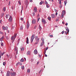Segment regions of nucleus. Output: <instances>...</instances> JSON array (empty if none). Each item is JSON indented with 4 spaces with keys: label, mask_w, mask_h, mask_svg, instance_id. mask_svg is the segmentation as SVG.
Segmentation results:
<instances>
[{
    "label": "nucleus",
    "mask_w": 76,
    "mask_h": 76,
    "mask_svg": "<svg viewBox=\"0 0 76 76\" xmlns=\"http://www.w3.org/2000/svg\"><path fill=\"white\" fill-rule=\"evenodd\" d=\"M35 36L34 34H33L32 36H31V42H32L33 41V39L34 38V36Z\"/></svg>",
    "instance_id": "nucleus-1"
},
{
    "label": "nucleus",
    "mask_w": 76,
    "mask_h": 76,
    "mask_svg": "<svg viewBox=\"0 0 76 76\" xmlns=\"http://www.w3.org/2000/svg\"><path fill=\"white\" fill-rule=\"evenodd\" d=\"M8 21L10 22H12V16L11 15H10V18L8 20Z\"/></svg>",
    "instance_id": "nucleus-2"
},
{
    "label": "nucleus",
    "mask_w": 76,
    "mask_h": 76,
    "mask_svg": "<svg viewBox=\"0 0 76 76\" xmlns=\"http://www.w3.org/2000/svg\"><path fill=\"white\" fill-rule=\"evenodd\" d=\"M15 38L14 37V36H12L11 37V40H12V43L13 42L15 41Z\"/></svg>",
    "instance_id": "nucleus-3"
},
{
    "label": "nucleus",
    "mask_w": 76,
    "mask_h": 76,
    "mask_svg": "<svg viewBox=\"0 0 76 76\" xmlns=\"http://www.w3.org/2000/svg\"><path fill=\"white\" fill-rule=\"evenodd\" d=\"M11 76H15L16 75V72H11L10 73Z\"/></svg>",
    "instance_id": "nucleus-4"
},
{
    "label": "nucleus",
    "mask_w": 76,
    "mask_h": 76,
    "mask_svg": "<svg viewBox=\"0 0 76 76\" xmlns=\"http://www.w3.org/2000/svg\"><path fill=\"white\" fill-rule=\"evenodd\" d=\"M29 26H30V24H29V22L28 21V22H27V24H26V27H27V29H28V28H29Z\"/></svg>",
    "instance_id": "nucleus-5"
},
{
    "label": "nucleus",
    "mask_w": 76,
    "mask_h": 76,
    "mask_svg": "<svg viewBox=\"0 0 76 76\" xmlns=\"http://www.w3.org/2000/svg\"><path fill=\"white\" fill-rule=\"evenodd\" d=\"M42 22L43 23V24H45L46 22H45V20L44 19H42Z\"/></svg>",
    "instance_id": "nucleus-6"
},
{
    "label": "nucleus",
    "mask_w": 76,
    "mask_h": 76,
    "mask_svg": "<svg viewBox=\"0 0 76 76\" xmlns=\"http://www.w3.org/2000/svg\"><path fill=\"white\" fill-rule=\"evenodd\" d=\"M36 20L34 19L32 20V23L34 24H36Z\"/></svg>",
    "instance_id": "nucleus-7"
},
{
    "label": "nucleus",
    "mask_w": 76,
    "mask_h": 76,
    "mask_svg": "<svg viewBox=\"0 0 76 76\" xmlns=\"http://www.w3.org/2000/svg\"><path fill=\"white\" fill-rule=\"evenodd\" d=\"M6 76H10V72L9 71H8L6 75Z\"/></svg>",
    "instance_id": "nucleus-8"
},
{
    "label": "nucleus",
    "mask_w": 76,
    "mask_h": 76,
    "mask_svg": "<svg viewBox=\"0 0 76 76\" xmlns=\"http://www.w3.org/2000/svg\"><path fill=\"white\" fill-rule=\"evenodd\" d=\"M10 17V15L9 14H7L6 15V18L8 19V18Z\"/></svg>",
    "instance_id": "nucleus-9"
},
{
    "label": "nucleus",
    "mask_w": 76,
    "mask_h": 76,
    "mask_svg": "<svg viewBox=\"0 0 76 76\" xmlns=\"http://www.w3.org/2000/svg\"><path fill=\"white\" fill-rule=\"evenodd\" d=\"M51 18H55V15L54 14H52L51 15Z\"/></svg>",
    "instance_id": "nucleus-10"
},
{
    "label": "nucleus",
    "mask_w": 76,
    "mask_h": 76,
    "mask_svg": "<svg viewBox=\"0 0 76 76\" xmlns=\"http://www.w3.org/2000/svg\"><path fill=\"white\" fill-rule=\"evenodd\" d=\"M34 12H37V8L35 7L34 8Z\"/></svg>",
    "instance_id": "nucleus-11"
},
{
    "label": "nucleus",
    "mask_w": 76,
    "mask_h": 76,
    "mask_svg": "<svg viewBox=\"0 0 76 76\" xmlns=\"http://www.w3.org/2000/svg\"><path fill=\"white\" fill-rule=\"evenodd\" d=\"M34 53L35 54H37V50H35L34 51Z\"/></svg>",
    "instance_id": "nucleus-12"
},
{
    "label": "nucleus",
    "mask_w": 76,
    "mask_h": 76,
    "mask_svg": "<svg viewBox=\"0 0 76 76\" xmlns=\"http://www.w3.org/2000/svg\"><path fill=\"white\" fill-rule=\"evenodd\" d=\"M15 51H16V52H17V54H18V53H18V50H17V48L16 47L15 48Z\"/></svg>",
    "instance_id": "nucleus-13"
},
{
    "label": "nucleus",
    "mask_w": 76,
    "mask_h": 76,
    "mask_svg": "<svg viewBox=\"0 0 76 76\" xmlns=\"http://www.w3.org/2000/svg\"><path fill=\"white\" fill-rule=\"evenodd\" d=\"M26 43L27 44L29 43L28 39V37L26 38Z\"/></svg>",
    "instance_id": "nucleus-14"
},
{
    "label": "nucleus",
    "mask_w": 76,
    "mask_h": 76,
    "mask_svg": "<svg viewBox=\"0 0 76 76\" xmlns=\"http://www.w3.org/2000/svg\"><path fill=\"white\" fill-rule=\"evenodd\" d=\"M27 55H30V52L29 51H28L27 53Z\"/></svg>",
    "instance_id": "nucleus-15"
},
{
    "label": "nucleus",
    "mask_w": 76,
    "mask_h": 76,
    "mask_svg": "<svg viewBox=\"0 0 76 76\" xmlns=\"http://www.w3.org/2000/svg\"><path fill=\"white\" fill-rule=\"evenodd\" d=\"M24 61V60L23 59V58H22L20 60V62H23Z\"/></svg>",
    "instance_id": "nucleus-16"
},
{
    "label": "nucleus",
    "mask_w": 76,
    "mask_h": 76,
    "mask_svg": "<svg viewBox=\"0 0 76 76\" xmlns=\"http://www.w3.org/2000/svg\"><path fill=\"white\" fill-rule=\"evenodd\" d=\"M44 44V42H42L41 43V45H40V46L42 47V45H43V44Z\"/></svg>",
    "instance_id": "nucleus-17"
},
{
    "label": "nucleus",
    "mask_w": 76,
    "mask_h": 76,
    "mask_svg": "<svg viewBox=\"0 0 76 76\" xmlns=\"http://www.w3.org/2000/svg\"><path fill=\"white\" fill-rule=\"evenodd\" d=\"M4 38V36H3L1 38H0V40L1 41H2V39H3Z\"/></svg>",
    "instance_id": "nucleus-18"
},
{
    "label": "nucleus",
    "mask_w": 76,
    "mask_h": 76,
    "mask_svg": "<svg viewBox=\"0 0 76 76\" xmlns=\"http://www.w3.org/2000/svg\"><path fill=\"white\" fill-rule=\"evenodd\" d=\"M23 25H22L20 27V30H23Z\"/></svg>",
    "instance_id": "nucleus-19"
},
{
    "label": "nucleus",
    "mask_w": 76,
    "mask_h": 76,
    "mask_svg": "<svg viewBox=\"0 0 76 76\" xmlns=\"http://www.w3.org/2000/svg\"><path fill=\"white\" fill-rule=\"evenodd\" d=\"M62 14L64 15L65 14V11L64 10H63L62 12Z\"/></svg>",
    "instance_id": "nucleus-20"
},
{
    "label": "nucleus",
    "mask_w": 76,
    "mask_h": 76,
    "mask_svg": "<svg viewBox=\"0 0 76 76\" xmlns=\"http://www.w3.org/2000/svg\"><path fill=\"white\" fill-rule=\"evenodd\" d=\"M28 3V1L27 0H26L25 1V4H27Z\"/></svg>",
    "instance_id": "nucleus-21"
},
{
    "label": "nucleus",
    "mask_w": 76,
    "mask_h": 76,
    "mask_svg": "<svg viewBox=\"0 0 76 76\" xmlns=\"http://www.w3.org/2000/svg\"><path fill=\"white\" fill-rule=\"evenodd\" d=\"M21 51H24V48H20Z\"/></svg>",
    "instance_id": "nucleus-22"
},
{
    "label": "nucleus",
    "mask_w": 76,
    "mask_h": 76,
    "mask_svg": "<svg viewBox=\"0 0 76 76\" xmlns=\"http://www.w3.org/2000/svg\"><path fill=\"white\" fill-rule=\"evenodd\" d=\"M64 14H61V18H63L64 17Z\"/></svg>",
    "instance_id": "nucleus-23"
},
{
    "label": "nucleus",
    "mask_w": 76,
    "mask_h": 76,
    "mask_svg": "<svg viewBox=\"0 0 76 76\" xmlns=\"http://www.w3.org/2000/svg\"><path fill=\"white\" fill-rule=\"evenodd\" d=\"M51 17H48V19L50 21V20H51Z\"/></svg>",
    "instance_id": "nucleus-24"
},
{
    "label": "nucleus",
    "mask_w": 76,
    "mask_h": 76,
    "mask_svg": "<svg viewBox=\"0 0 76 76\" xmlns=\"http://www.w3.org/2000/svg\"><path fill=\"white\" fill-rule=\"evenodd\" d=\"M28 73H29L30 72V69H28L27 71Z\"/></svg>",
    "instance_id": "nucleus-25"
},
{
    "label": "nucleus",
    "mask_w": 76,
    "mask_h": 76,
    "mask_svg": "<svg viewBox=\"0 0 76 76\" xmlns=\"http://www.w3.org/2000/svg\"><path fill=\"white\" fill-rule=\"evenodd\" d=\"M8 27H5V30H8Z\"/></svg>",
    "instance_id": "nucleus-26"
},
{
    "label": "nucleus",
    "mask_w": 76,
    "mask_h": 76,
    "mask_svg": "<svg viewBox=\"0 0 76 76\" xmlns=\"http://www.w3.org/2000/svg\"><path fill=\"white\" fill-rule=\"evenodd\" d=\"M39 28L40 30H41L42 29V28L40 26V25H39Z\"/></svg>",
    "instance_id": "nucleus-27"
},
{
    "label": "nucleus",
    "mask_w": 76,
    "mask_h": 76,
    "mask_svg": "<svg viewBox=\"0 0 76 76\" xmlns=\"http://www.w3.org/2000/svg\"><path fill=\"white\" fill-rule=\"evenodd\" d=\"M4 15V13H3L1 14V17H3Z\"/></svg>",
    "instance_id": "nucleus-28"
},
{
    "label": "nucleus",
    "mask_w": 76,
    "mask_h": 76,
    "mask_svg": "<svg viewBox=\"0 0 76 76\" xmlns=\"http://www.w3.org/2000/svg\"><path fill=\"white\" fill-rule=\"evenodd\" d=\"M41 39H42V42H44V39L43 38H42Z\"/></svg>",
    "instance_id": "nucleus-29"
},
{
    "label": "nucleus",
    "mask_w": 76,
    "mask_h": 76,
    "mask_svg": "<svg viewBox=\"0 0 76 76\" xmlns=\"http://www.w3.org/2000/svg\"><path fill=\"white\" fill-rule=\"evenodd\" d=\"M5 27H4V26H2V29L3 30H5Z\"/></svg>",
    "instance_id": "nucleus-30"
},
{
    "label": "nucleus",
    "mask_w": 76,
    "mask_h": 76,
    "mask_svg": "<svg viewBox=\"0 0 76 76\" xmlns=\"http://www.w3.org/2000/svg\"><path fill=\"white\" fill-rule=\"evenodd\" d=\"M16 36H17V34H15L14 35V37L15 38V37H16Z\"/></svg>",
    "instance_id": "nucleus-31"
},
{
    "label": "nucleus",
    "mask_w": 76,
    "mask_h": 76,
    "mask_svg": "<svg viewBox=\"0 0 76 76\" xmlns=\"http://www.w3.org/2000/svg\"><path fill=\"white\" fill-rule=\"evenodd\" d=\"M54 10L55 12H57L58 11V10H56L55 8H54Z\"/></svg>",
    "instance_id": "nucleus-32"
},
{
    "label": "nucleus",
    "mask_w": 76,
    "mask_h": 76,
    "mask_svg": "<svg viewBox=\"0 0 76 76\" xmlns=\"http://www.w3.org/2000/svg\"><path fill=\"white\" fill-rule=\"evenodd\" d=\"M66 31H67V33H69V29H68V28H66Z\"/></svg>",
    "instance_id": "nucleus-33"
},
{
    "label": "nucleus",
    "mask_w": 76,
    "mask_h": 76,
    "mask_svg": "<svg viewBox=\"0 0 76 76\" xmlns=\"http://www.w3.org/2000/svg\"><path fill=\"white\" fill-rule=\"evenodd\" d=\"M39 39V38H38L36 40V42H38Z\"/></svg>",
    "instance_id": "nucleus-34"
},
{
    "label": "nucleus",
    "mask_w": 76,
    "mask_h": 76,
    "mask_svg": "<svg viewBox=\"0 0 76 76\" xmlns=\"http://www.w3.org/2000/svg\"><path fill=\"white\" fill-rule=\"evenodd\" d=\"M3 10L4 12H5L6 11V7H4L3 8Z\"/></svg>",
    "instance_id": "nucleus-35"
},
{
    "label": "nucleus",
    "mask_w": 76,
    "mask_h": 76,
    "mask_svg": "<svg viewBox=\"0 0 76 76\" xmlns=\"http://www.w3.org/2000/svg\"><path fill=\"white\" fill-rule=\"evenodd\" d=\"M5 53V52H3V53H2L1 54V56H3L4 54Z\"/></svg>",
    "instance_id": "nucleus-36"
},
{
    "label": "nucleus",
    "mask_w": 76,
    "mask_h": 76,
    "mask_svg": "<svg viewBox=\"0 0 76 76\" xmlns=\"http://www.w3.org/2000/svg\"><path fill=\"white\" fill-rule=\"evenodd\" d=\"M6 64V63L5 62H3V65L4 66H5V64Z\"/></svg>",
    "instance_id": "nucleus-37"
},
{
    "label": "nucleus",
    "mask_w": 76,
    "mask_h": 76,
    "mask_svg": "<svg viewBox=\"0 0 76 76\" xmlns=\"http://www.w3.org/2000/svg\"><path fill=\"white\" fill-rule=\"evenodd\" d=\"M64 5L65 6H66V1H64Z\"/></svg>",
    "instance_id": "nucleus-38"
},
{
    "label": "nucleus",
    "mask_w": 76,
    "mask_h": 76,
    "mask_svg": "<svg viewBox=\"0 0 76 76\" xmlns=\"http://www.w3.org/2000/svg\"><path fill=\"white\" fill-rule=\"evenodd\" d=\"M59 4H61V0H60L59 2Z\"/></svg>",
    "instance_id": "nucleus-39"
},
{
    "label": "nucleus",
    "mask_w": 76,
    "mask_h": 76,
    "mask_svg": "<svg viewBox=\"0 0 76 76\" xmlns=\"http://www.w3.org/2000/svg\"><path fill=\"white\" fill-rule=\"evenodd\" d=\"M21 69H24V66H22L21 67Z\"/></svg>",
    "instance_id": "nucleus-40"
},
{
    "label": "nucleus",
    "mask_w": 76,
    "mask_h": 76,
    "mask_svg": "<svg viewBox=\"0 0 76 76\" xmlns=\"http://www.w3.org/2000/svg\"><path fill=\"white\" fill-rule=\"evenodd\" d=\"M45 2L46 5H47L48 4V3L47 1H45Z\"/></svg>",
    "instance_id": "nucleus-41"
},
{
    "label": "nucleus",
    "mask_w": 76,
    "mask_h": 76,
    "mask_svg": "<svg viewBox=\"0 0 76 76\" xmlns=\"http://www.w3.org/2000/svg\"><path fill=\"white\" fill-rule=\"evenodd\" d=\"M39 19H40V18H38L37 20V22H38L39 21Z\"/></svg>",
    "instance_id": "nucleus-42"
},
{
    "label": "nucleus",
    "mask_w": 76,
    "mask_h": 76,
    "mask_svg": "<svg viewBox=\"0 0 76 76\" xmlns=\"http://www.w3.org/2000/svg\"><path fill=\"white\" fill-rule=\"evenodd\" d=\"M59 7L61 8L62 7V5H60L59 6Z\"/></svg>",
    "instance_id": "nucleus-43"
},
{
    "label": "nucleus",
    "mask_w": 76,
    "mask_h": 76,
    "mask_svg": "<svg viewBox=\"0 0 76 76\" xmlns=\"http://www.w3.org/2000/svg\"><path fill=\"white\" fill-rule=\"evenodd\" d=\"M23 6H22V10L21 11V13H22V11L23 10Z\"/></svg>",
    "instance_id": "nucleus-44"
},
{
    "label": "nucleus",
    "mask_w": 76,
    "mask_h": 76,
    "mask_svg": "<svg viewBox=\"0 0 76 76\" xmlns=\"http://www.w3.org/2000/svg\"><path fill=\"white\" fill-rule=\"evenodd\" d=\"M1 46H4L3 43L2 42L1 44Z\"/></svg>",
    "instance_id": "nucleus-45"
},
{
    "label": "nucleus",
    "mask_w": 76,
    "mask_h": 76,
    "mask_svg": "<svg viewBox=\"0 0 76 76\" xmlns=\"http://www.w3.org/2000/svg\"><path fill=\"white\" fill-rule=\"evenodd\" d=\"M2 52L1 50H0V56H1Z\"/></svg>",
    "instance_id": "nucleus-46"
},
{
    "label": "nucleus",
    "mask_w": 76,
    "mask_h": 76,
    "mask_svg": "<svg viewBox=\"0 0 76 76\" xmlns=\"http://www.w3.org/2000/svg\"><path fill=\"white\" fill-rule=\"evenodd\" d=\"M46 7H47V8H49V5H48L47 4V5H46Z\"/></svg>",
    "instance_id": "nucleus-47"
},
{
    "label": "nucleus",
    "mask_w": 76,
    "mask_h": 76,
    "mask_svg": "<svg viewBox=\"0 0 76 76\" xmlns=\"http://www.w3.org/2000/svg\"><path fill=\"white\" fill-rule=\"evenodd\" d=\"M18 3L19 4H20V5H21V3L20 2V1H18Z\"/></svg>",
    "instance_id": "nucleus-48"
},
{
    "label": "nucleus",
    "mask_w": 76,
    "mask_h": 76,
    "mask_svg": "<svg viewBox=\"0 0 76 76\" xmlns=\"http://www.w3.org/2000/svg\"><path fill=\"white\" fill-rule=\"evenodd\" d=\"M41 2H42V4H44V1H41Z\"/></svg>",
    "instance_id": "nucleus-49"
},
{
    "label": "nucleus",
    "mask_w": 76,
    "mask_h": 76,
    "mask_svg": "<svg viewBox=\"0 0 76 76\" xmlns=\"http://www.w3.org/2000/svg\"><path fill=\"white\" fill-rule=\"evenodd\" d=\"M33 16H35V13L34 12H33Z\"/></svg>",
    "instance_id": "nucleus-50"
},
{
    "label": "nucleus",
    "mask_w": 76,
    "mask_h": 76,
    "mask_svg": "<svg viewBox=\"0 0 76 76\" xmlns=\"http://www.w3.org/2000/svg\"><path fill=\"white\" fill-rule=\"evenodd\" d=\"M42 2H40V3H39V4H40V5H42Z\"/></svg>",
    "instance_id": "nucleus-51"
},
{
    "label": "nucleus",
    "mask_w": 76,
    "mask_h": 76,
    "mask_svg": "<svg viewBox=\"0 0 76 76\" xmlns=\"http://www.w3.org/2000/svg\"><path fill=\"white\" fill-rule=\"evenodd\" d=\"M56 21L57 22L59 20V19H56Z\"/></svg>",
    "instance_id": "nucleus-52"
},
{
    "label": "nucleus",
    "mask_w": 76,
    "mask_h": 76,
    "mask_svg": "<svg viewBox=\"0 0 76 76\" xmlns=\"http://www.w3.org/2000/svg\"><path fill=\"white\" fill-rule=\"evenodd\" d=\"M50 37H53V35H50L49 36Z\"/></svg>",
    "instance_id": "nucleus-53"
},
{
    "label": "nucleus",
    "mask_w": 76,
    "mask_h": 76,
    "mask_svg": "<svg viewBox=\"0 0 76 76\" xmlns=\"http://www.w3.org/2000/svg\"><path fill=\"white\" fill-rule=\"evenodd\" d=\"M34 61V59H31V61L32 62Z\"/></svg>",
    "instance_id": "nucleus-54"
},
{
    "label": "nucleus",
    "mask_w": 76,
    "mask_h": 76,
    "mask_svg": "<svg viewBox=\"0 0 76 76\" xmlns=\"http://www.w3.org/2000/svg\"><path fill=\"white\" fill-rule=\"evenodd\" d=\"M20 20H23V18H20Z\"/></svg>",
    "instance_id": "nucleus-55"
},
{
    "label": "nucleus",
    "mask_w": 76,
    "mask_h": 76,
    "mask_svg": "<svg viewBox=\"0 0 76 76\" xmlns=\"http://www.w3.org/2000/svg\"><path fill=\"white\" fill-rule=\"evenodd\" d=\"M7 56V57L8 58H9V56L7 54L6 55Z\"/></svg>",
    "instance_id": "nucleus-56"
},
{
    "label": "nucleus",
    "mask_w": 76,
    "mask_h": 76,
    "mask_svg": "<svg viewBox=\"0 0 76 76\" xmlns=\"http://www.w3.org/2000/svg\"><path fill=\"white\" fill-rule=\"evenodd\" d=\"M19 65H20L22 66V64L21 63H19Z\"/></svg>",
    "instance_id": "nucleus-57"
},
{
    "label": "nucleus",
    "mask_w": 76,
    "mask_h": 76,
    "mask_svg": "<svg viewBox=\"0 0 76 76\" xmlns=\"http://www.w3.org/2000/svg\"><path fill=\"white\" fill-rule=\"evenodd\" d=\"M0 34H3V32H2L1 31H0Z\"/></svg>",
    "instance_id": "nucleus-58"
},
{
    "label": "nucleus",
    "mask_w": 76,
    "mask_h": 76,
    "mask_svg": "<svg viewBox=\"0 0 76 76\" xmlns=\"http://www.w3.org/2000/svg\"><path fill=\"white\" fill-rule=\"evenodd\" d=\"M64 31H63L61 33L62 34H64Z\"/></svg>",
    "instance_id": "nucleus-59"
},
{
    "label": "nucleus",
    "mask_w": 76,
    "mask_h": 76,
    "mask_svg": "<svg viewBox=\"0 0 76 76\" xmlns=\"http://www.w3.org/2000/svg\"><path fill=\"white\" fill-rule=\"evenodd\" d=\"M68 25V23H66L65 24V25L67 26Z\"/></svg>",
    "instance_id": "nucleus-60"
},
{
    "label": "nucleus",
    "mask_w": 76,
    "mask_h": 76,
    "mask_svg": "<svg viewBox=\"0 0 76 76\" xmlns=\"http://www.w3.org/2000/svg\"><path fill=\"white\" fill-rule=\"evenodd\" d=\"M39 17V14H38V15L37 16V17L38 18Z\"/></svg>",
    "instance_id": "nucleus-61"
},
{
    "label": "nucleus",
    "mask_w": 76,
    "mask_h": 76,
    "mask_svg": "<svg viewBox=\"0 0 76 76\" xmlns=\"http://www.w3.org/2000/svg\"><path fill=\"white\" fill-rule=\"evenodd\" d=\"M55 15H56V16L57 15H58V13H57V12H56V14H55Z\"/></svg>",
    "instance_id": "nucleus-62"
},
{
    "label": "nucleus",
    "mask_w": 76,
    "mask_h": 76,
    "mask_svg": "<svg viewBox=\"0 0 76 76\" xmlns=\"http://www.w3.org/2000/svg\"><path fill=\"white\" fill-rule=\"evenodd\" d=\"M36 27H37V26H35L34 27V28L35 29Z\"/></svg>",
    "instance_id": "nucleus-63"
},
{
    "label": "nucleus",
    "mask_w": 76,
    "mask_h": 76,
    "mask_svg": "<svg viewBox=\"0 0 76 76\" xmlns=\"http://www.w3.org/2000/svg\"><path fill=\"white\" fill-rule=\"evenodd\" d=\"M48 49V47H47V48H46V49H45L46 50H47Z\"/></svg>",
    "instance_id": "nucleus-64"
}]
</instances>
